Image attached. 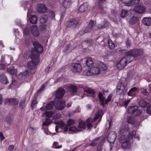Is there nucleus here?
I'll return each mask as SVG.
<instances>
[{
	"instance_id": "obj_1",
	"label": "nucleus",
	"mask_w": 151,
	"mask_h": 151,
	"mask_svg": "<svg viewBox=\"0 0 151 151\" xmlns=\"http://www.w3.org/2000/svg\"><path fill=\"white\" fill-rule=\"evenodd\" d=\"M33 44L35 48L32 49L30 55L32 60L29 61L27 65L28 68L31 70L35 69L36 63L39 61L38 58L40 53H42L43 51V47L37 41L34 42Z\"/></svg>"
},
{
	"instance_id": "obj_2",
	"label": "nucleus",
	"mask_w": 151,
	"mask_h": 151,
	"mask_svg": "<svg viewBox=\"0 0 151 151\" xmlns=\"http://www.w3.org/2000/svg\"><path fill=\"white\" fill-rule=\"evenodd\" d=\"M65 87L71 95H77L81 98L84 97V92L92 94L95 93L94 91L92 89L82 85H79L78 87L72 85L65 86Z\"/></svg>"
},
{
	"instance_id": "obj_3",
	"label": "nucleus",
	"mask_w": 151,
	"mask_h": 151,
	"mask_svg": "<svg viewBox=\"0 0 151 151\" xmlns=\"http://www.w3.org/2000/svg\"><path fill=\"white\" fill-rule=\"evenodd\" d=\"M102 112L101 110H99L98 112L96 114L95 116L92 120L91 118V117L88 118L86 121V122L83 121H81L79 123L78 129H85L86 126L88 128V130H91L92 127V123L95 122L97 119L100 118L99 121V123L101 120L102 116Z\"/></svg>"
},
{
	"instance_id": "obj_4",
	"label": "nucleus",
	"mask_w": 151,
	"mask_h": 151,
	"mask_svg": "<svg viewBox=\"0 0 151 151\" xmlns=\"http://www.w3.org/2000/svg\"><path fill=\"white\" fill-rule=\"evenodd\" d=\"M127 90V82L125 81H121V80H120L116 86V91L117 94L118 95L124 96Z\"/></svg>"
},
{
	"instance_id": "obj_5",
	"label": "nucleus",
	"mask_w": 151,
	"mask_h": 151,
	"mask_svg": "<svg viewBox=\"0 0 151 151\" xmlns=\"http://www.w3.org/2000/svg\"><path fill=\"white\" fill-rule=\"evenodd\" d=\"M120 60L116 62L115 64L118 69L121 70L124 68L127 65L133 60V58H130L127 55Z\"/></svg>"
},
{
	"instance_id": "obj_6",
	"label": "nucleus",
	"mask_w": 151,
	"mask_h": 151,
	"mask_svg": "<svg viewBox=\"0 0 151 151\" xmlns=\"http://www.w3.org/2000/svg\"><path fill=\"white\" fill-rule=\"evenodd\" d=\"M143 53V51L142 50L135 49L126 52L125 54L129 56V58H133V60L134 57H137Z\"/></svg>"
},
{
	"instance_id": "obj_7",
	"label": "nucleus",
	"mask_w": 151,
	"mask_h": 151,
	"mask_svg": "<svg viewBox=\"0 0 151 151\" xmlns=\"http://www.w3.org/2000/svg\"><path fill=\"white\" fill-rule=\"evenodd\" d=\"M103 94H104V92L103 93L101 92H99V93L98 97L100 100V104L104 106L105 104H107L111 100L112 95L110 94L108 96L107 99H106L105 100Z\"/></svg>"
},
{
	"instance_id": "obj_8",
	"label": "nucleus",
	"mask_w": 151,
	"mask_h": 151,
	"mask_svg": "<svg viewBox=\"0 0 151 151\" xmlns=\"http://www.w3.org/2000/svg\"><path fill=\"white\" fill-rule=\"evenodd\" d=\"M119 142L122 143V147L123 149H127L129 147L131 141L123 137H119Z\"/></svg>"
},
{
	"instance_id": "obj_9",
	"label": "nucleus",
	"mask_w": 151,
	"mask_h": 151,
	"mask_svg": "<svg viewBox=\"0 0 151 151\" xmlns=\"http://www.w3.org/2000/svg\"><path fill=\"white\" fill-rule=\"evenodd\" d=\"M116 137V134L115 132L113 131L110 132L107 138V139L110 144V149H112V147L114 146V142L115 141Z\"/></svg>"
},
{
	"instance_id": "obj_10",
	"label": "nucleus",
	"mask_w": 151,
	"mask_h": 151,
	"mask_svg": "<svg viewBox=\"0 0 151 151\" xmlns=\"http://www.w3.org/2000/svg\"><path fill=\"white\" fill-rule=\"evenodd\" d=\"M54 103L55 108L59 110H61L63 109L65 106V104L64 101L62 99H58L55 101Z\"/></svg>"
},
{
	"instance_id": "obj_11",
	"label": "nucleus",
	"mask_w": 151,
	"mask_h": 151,
	"mask_svg": "<svg viewBox=\"0 0 151 151\" xmlns=\"http://www.w3.org/2000/svg\"><path fill=\"white\" fill-rule=\"evenodd\" d=\"M71 70L73 72H80L82 68L81 65L78 63H75L72 64L70 67Z\"/></svg>"
},
{
	"instance_id": "obj_12",
	"label": "nucleus",
	"mask_w": 151,
	"mask_h": 151,
	"mask_svg": "<svg viewBox=\"0 0 151 151\" xmlns=\"http://www.w3.org/2000/svg\"><path fill=\"white\" fill-rule=\"evenodd\" d=\"M129 128L128 125L124 126L120 128L119 132V135L120 137H125L126 134L129 131Z\"/></svg>"
},
{
	"instance_id": "obj_13",
	"label": "nucleus",
	"mask_w": 151,
	"mask_h": 151,
	"mask_svg": "<svg viewBox=\"0 0 151 151\" xmlns=\"http://www.w3.org/2000/svg\"><path fill=\"white\" fill-rule=\"evenodd\" d=\"M37 11L41 13H45L48 11V9L45 5L44 4H39L37 6Z\"/></svg>"
},
{
	"instance_id": "obj_14",
	"label": "nucleus",
	"mask_w": 151,
	"mask_h": 151,
	"mask_svg": "<svg viewBox=\"0 0 151 151\" xmlns=\"http://www.w3.org/2000/svg\"><path fill=\"white\" fill-rule=\"evenodd\" d=\"M65 91L62 88H60L57 90L55 93V96L56 98H55V101L57 99H61L65 93Z\"/></svg>"
},
{
	"instance_id": "obj_15",
	"label": "nucleus",
	"mask_w": 151,
	"mask_h": 151,
	"mask_svg": "<svg viewBox=\"0 0 151 151\" xmlns=\"http://www.w3.org/2000/svg\"><path fill=\"white\" fill-rule=\"evenodd\" d=\"M30 30L31 33L35 37H38L39 35V32L37 26L32 25L31 27Z\"/></svg>"
},
{
	"instance_id": "obj_16",
	"label": "nucleus",
	"mask_w": 151,
	"mask_h": 151,
	"mask_svg": "<svg viewBox=\"0 0 151 151\" xmlns=\"http://www.w3.org/2000/svg\"><path fill=\"white\" fill-rule=\"evenodd\" d=\"M54 106V103L53 101H51L48 103L45 108L42 107L40 108V109L42 111H45L46 110H50L53 108V106Z\"/></svg>"
},
{
	"instance_id": "obj_17",
	"label": "nucleus",
	"mask_w": 151,
	"mask_h": 151,
	"mask_svg": "<svg viewBox=\"0 0 151 151\" xmlns=\"http://www.w3.org/2000/svg\"><path fill=\"white\" fill-rule=\"evenodd\" d=\"M0 82L4 84H6L9 82L7 77L4 73H0Z\"/></svg>"
},
{
	"instance_id": "obj_18",
	"label": "nucleus",
	"mask_w": 151,
	"mask_h": 151,
	"mask_svg": "<svg viewBox=\"0 0 151 151\" xmlns=\"http://www.w3.org/2000/svg\"><path fill=\"white\" fill-rule=\"evenodd\" d=\"M97 66L99 68L100 70L101 73L102 72H104L107 69V66L103 63L99 62L98 63Z\"/></svg>"
},
{
	"instance_id": "obj_19",
	"label": "nucleus",
	"mask_w": 151,
	"mask_h": 151,
	"mask_svg": "<svg viewBox=\"0 0 151 151\" xmlns=\"http://www.w3.org/2000/svg\"><path fill=\"white\" fill-rule=\"evenodd\" d=\"M139 91V89L136 87L131 88L128 91V95L129 96H135Z\"/></svg>"
},
{
	"instance_id": "obj_20",
	"label": "nucleus",
	"mask_w": 151,
	"mask_h": 151,
	"mask_svg": "<svg viewBox=\"0 0 151 151\" xmlns=\"http://www.w3.org/2000/svg\"><path fill=\"white\" fill-rule=\"evenodd\" d=\"M128 133L127 135L126 134L125 137L129 140L131 141L133 138L135 136L136 134V132L134 129L130 131Z\"/></svg>"
},
{
	"instance_id": "obj_21",
	"label": "nucleus",
	"mask_w": 151,
	"mask_h": 151,
	"mask_svg": "<svg viewBox=\"0 0 151 151\" xmlns=\"http://www.w3.org/2000/svg\"><path fill=\"white\" fill-rule=\"evenodd\" d=\"M88 4L87 3H84L79 7L78 11L81 12H83L87 10L88 8Z\"/></svg>"
},
{
	"instance_id": "obj_22",
	"label": "nucleus",
	"mask_w": 151,
	"mask_h": 151,
	"mask_svg": "<svg viewBox=\"0 0 151 151\" xmlns=\"http://www.w3.org/2000/svg\"><path fill=\"white\" fill-rule=\"evenodd\" d=\"M94 21L92 20L90 21L88 25L85 29V32L86 33L93 31V27L94 24Z\"/></svg>"
},
{
	"instance_id": "obj_23",
	"label": "nucleus",
	"mask_w": 151,
	"mask_h": 151,
	"mask_svg": "<svg viewBox=\"0 0 151 151\" xmlns=\"http://www.w3.org/2000/svg\"><path fill=\"white\" fill-rule=\"evenodd\" d=\"M134 11L139 13H142L145 10V7L139 5L135 6L134 8Z\"/></svg>"
},
{
	"instance_id": "obj_24",
	"label": "nucleus",
	"mask_w": 151,
	"mask_h": 151,
	"mask_svg": "<svg viewBox=\"0 0 151 151\" xmlns=\"http://www.w3.org/2000/svg\"><path fill=\"white\" fill-rule=\"evenodd\" d=\"M142 23L147 26L151 25V18L150 17H145L142 20Z\"/></svg>"
},
{
	"instance_id": "obj_25",
	"label": "nucleus",
	"mask_w": 151,
	"mask_h": 151,
	"mask_svg": "<svg viewBox=\"0 0 151 151\" xmlns=\"http://www.w3.org/2000/svg\"><path fill=\"white\" fill-rule=\"evenodd\" d=\"M7 71L13 76L17 75V70L15 69L13 67H10L6 69Z\"/></svg>"
},
{
	"instance_id": "obj_26",
	"label": "nucleus",
	"mask_w": 151,
	"mask_h": 151,
	"mask_svg": "<svg viewBox=\"0 0 151 151\" xmlns=\"http://www.w3.org/2000/svg\"><path fill=\"white\" fill-rule=\"evenodd\" d=\"M57 124L60 125V127L62 128L64 132H66L68 131V126L65 125L62 121H60L58 123H57Z\"/></svg>"
},
{
	"instance_id": "obj_27",
	"label": "nucleus",
	"mask_w": 151,
	"mask_h": 151,
	"mask_svg": "<svg viewBox=\"0 0 151 151\" xmlns=\"http://www.w3.org/2000/svg\"><path fill=\"white\" fill-rule=\"evenodd\" d=\"M139 21V20L137 17L133 16L129 19V23L130 24L133 25L138 23Z\"/></svg>"
},
{
	"instance_id": "obj_28",
	"label": "nucleus",
	"mask_w": 151,
	"mask_h": 151,
	"mask_svg": "<svg viewBox=\"0 0 151 151\" xmlns=\"http://www.w3.org/2000/svg\"><path fill=\"white\" fill-rule=\"evenodd\" d=\"M138 106H131L128 108V112L130 114L135 113L138 109Z\"/></svg>"
},
{
	"instance_id": "obj_29",
	"label": "nucleus",
	"mask_w": 151,
	"mask_h": 151,
	"mask_svg": "<svg viewBox=\"0 0 151 151\" xmlns=\"http://www.w3.org/2000/svg\"><path fill=\"white\" fill-rule=\"evenodd\" d=\"M91 70L93 75H97L101 73L100 70L97 66L91 67Z\"/></svg>"
},
{
	"instance_id": "obj_30",
	"label": "nucleus",
	"mask_w": 151,
	"mask_h": 151,
	"mask_svg": "<svg viewBox=\"0 0 151 151\" xmlns=\"http://www.w3.org/2000/svg\"><path fill=\"white\" fill-rule=\"evenodd\" d=\"M7 101L9 104L12 105H17L19 103V101L17 99H8Z\"/></svg>"
},
{
	"instance_id": "obj_31",
	"label": "nucleus",
	"mask_w": 151,
	"mask_h": 151,
	"mask_svg": "<svg viewBox=\"0 0 151 151\" xmlns=\"http://www.w3.org/2000/svg\"><path fill=\"white\" fill-rule=\"evenodd\" d=\"M32 73V72H29L27 70H26L25 72L22 73H21L19 74V76H21L22 78H26L27 76H29L30 74Z\"/></svg>"
},
{
	"instance_id": "obj_32",
	"label": "nucleus",
	"mask_w": 151,
	"mask_h": 151,
	"mask_svg": "<svg viewBox=\"0 0 151 151\" xmlns=\"http://www.w3.org/2000/svg\"><path fill=\"white\" fill-rule=\"evenodd\" d=\"M69 131L74 133H76L81 131L80 129L77 128L75 126L73 125L70 127Z\"/></svg>"
},
{
	"instance_id": "obj_33",
	"label": "nucleus",
	"mask_w": 151,
	"mask_h": 151,
	"mask_svg": "<svg viewBox=\"0 0 151 151\" xmlns=\"http://www.w3.org/2000/svg\"><path fill=\"white\" fill-rule=\"evenodd\" d=\"M71 0H64L63 3L64 7L65 8H68L71 4Z\"/></svg>"
},
{
	"instance_id": "obj_34",
	"label": "nucleus",
	"mask_w": 151,
	"mask_h": 151,
	"mask_svg": "<svg viewBox=\"0 0 151 151\" xmlns=\"http://www.w3.org/2000/svg\"><path fill=\"white\" fill-rule=\"evenodd\" d=\"M37 20V17L35 15H31L29 18L30 22L32 24H36Z\"/></svg>"
},
{
	"instance_id": "obj_35",
	"label": "nucleus",
	"mask_w": 151,
	"mask_h": 151,
	"mask_svg": "<svg viewBox=\"0 0 151 151\" xmlns=\"http://www.w3.org/2000/svg\"><path fill=\"white\" fill-rule=\"evenodd\" d=\"M48 19L47 16L46 15L43 14L41 16L40 19V22L44 24L47 21Z\"/></svg>"
},
{
	"instance_id": "obj_36",
	"label": "nucleus",
	"mask_w": 151,
	"mask_h": 151,
	"mask_svg": "<svg viewBox=\"0 0 151 151\" xmlns=\"http://www.w3.org/2000/svg\"><path fill=\"white\" fill-rule=\"evenodd\" d=\"M100 137H98L96 139H94L89 144V145L91 146H94L96 145L97 143H99L101 140L100 139Z\"/></svg>"
},
{
	"instance_id": "obj_37",
	"label": "nucleus",
	"mask_w": 151,
	"mask_h": 151,
	"mask_svg": "<svg viewBox=\"0 0 151 151\" xmlns=\"http://www.w3.org/2000/svg\"><path fill=\"white\" fill-rule=\"evenodd\" d=\"M86 63L88 67H90L93 63V62L92 59L91 58H86Z\"/></svg>"
},
{
	"instance_id": "obj_38",
	"label": "nucleus",
	"mask_w": 151,
	"mask_h": 151,
	"mask_svg": "<svg viewBox=\"0 0 151 151\" xmlns=\"http://www.w3.org/2000/svg\"><path fill=\"white\" fill-rule=\"evenodd\" d=\"M83 74L85 75L90 76L93 75L91 68H89L88 69L85 70L83 72Z\"/></svg>"
},
{
	"instance_id": "obj_39",
	"label": "nucleus",
	"mask_w": 151,
	"mask_h": 151,
	"mask_svg": "<svg viewBox=\"0 0 151 151\" xmlns=\"http://www.w3.org/2000/svg\"><path fill=\"white\" fill-rule=\"evenodd\" d=\"M109 48L111 49H113L115 47V45L113 42L111 40H108Z\"/></svg>"
},
{
	"instance_id": "obj_40",
	"label": "nucleus",
	"mask_w": 151,
	"mask_h": 151,
	"mask_svg": "<svg viewBox=\"0 0 151 151\" xmlns=\"http://www.w3.org/2000/svg\"><path fill=\"white\" fill-rule=\"evenodd\" d=\"M147 105V103L144 100H141L139 103V105L142 107H145Z\"/></svg>"
},
{
	"instance_id": "obj_41",
	"label": "nucleus",
	"mask_w": 151,
	"mask_h": 151,
	"mask_svg": "<svg viewBox=\"0 0 151 151\" xmlns=\"http://www.w3.org/2000/svg\"><path fill=\"white\" fill-rule=\"evenodd\" d=\"M129 11L126 10L125 9H123L122 10V11L121 14V17L124 18L126 17L128 14Z\"/></svg>"
},
{
	"instance_id": "obj_42",
	"label": "nucleus",
	"mask_w": 151,
	"mask_h": 151,
	"mask_svg": "<svg viewBox=\"0 0 151 151\" xmlns=\"http://www.w3.org/2000/svg\"><path fill=\"white\" fill-rule=\"evenodd\" d=\"M55 114L54 111H48L44 113L45 116L48 118L51 117Z\"/></svg>"
},
{
	"instance_id": "obj_43",
	"label": "nucleus",
	"mask_w": 151,
	"mask_h": 151,
	"mask_svg": "<svg viewBox=\"0 0 151 151\" xmlns=\"http://www.w3.org/2000/svg\"><path fill=\"white\" fill-rule=\"evenodd\" d=\"M75 124V122L74 120L71 119H69L67 125L69 127L72 126V125H73Z\"/></svg>"
},
{
	"instance_id": "obj_44",
	"label": "nucleus",
	"mask_w": 151,
	"mask_h": 151,
	"mask_svg": "<svg viewBox=\"0 0 151 151\" xmlns=\"http://www.w3.org/2000/svg\"><path fill=\"white\" fill-rule=\"evenodd\" d=\"M51 121L48 119H46L45 121L43 122L42 125L43 126H48L51 122Z\"/></svg>"
},
{
	"instance_id": "obj_45",
	"label": "nucleus",
	"mask_w": 151,
	"mask_h": 151,
	"mask_svg": "<svg viewBox=\"0 0 151 151\" xmlns=\"http://www.w3.org/2000/svg\"><path fill=\"white\" fill-rule=\"evenodd\" d=\"M109 25V23L106 21H105V23L104 25L99 24L97 25V28L99 29H101L104 28Z\"/></svg>"
},
{
	"instance_id": "obj_46",
	"label": "nucleus",
	"mask_w": 151,
	"mask_h": 151,
	"mask_svg": "<svg viewBox=\"0 0 151 151\" xmlns=\"http://www.w3.org/2000/svg\"><path fill=\"white\" fill-rule=\"evenodd\" d=\"M103 141L102 140H101L100 142L99 143V144L98 145L97 147V151H101L102 149L101 146L103 144Z\"/></svg>"
},
{
	"instance_id": "obj_47",
	"label": "nucleus",
	"mask_w": 151,
	"mask_h": 151,
	"mask_svg": "<svg viewBox=\"0 0 151 151\" xmlns=\"http://www.w3.org/2000/svg\"><path fill=\"white\" fill-rule=\"evenodd\" d=\"M13 120L14 119L13 118L8 117L6 119V123L10 125L12 124Z\"/></svg>"
},
{
	"instance_id": "obj_48",
	"label": "nucleus",
	"mask_w": 151,
	"mask_h": 151,
	"mask_svg": "<svg viewBox=\"0 0 151 151\" xmlns=\"http://www.w3.org/2000/svg\"><path fill=\"white\" fill-rule=\"evenodd\" d=\"M131 0H121L122 2L124 4L128 6H131Z\"/></svg>"
},
{
	"instance_id": "obj_49",
	"label": "nucleus",
	"mask_w": 151,
	"mask_h": 151,
	"mask_svg": "<svg viewBox=\"0 0 151 151\" xmlns=\"http://www.w3.org/2000/svg\"><path fill=\"white\" fill-rule=\"evenodd\" d=\"M140 0H131V6H134L138 4Z\"/></svg>"
},
{
	"instance_id": "obj_50",
	"label": "nucleus",
	"mask_w": 151,
	"mask_h": 151,
	"mask_svg": "<svg viewBox=\"0 0 151 151\" xmlns=\"http://www.w3.org/2000/svg\"><path fill=\"white\" fill-rule=\"evenodd\" d=\"M29 33V27H26L24 29L23 31V33L24 35L27 36Z\"/></svg>"
},
{
	"instance_id": "obj_51",
	"label": "nucleus",
	"mask_w": 151,
	"mask_h": 151,
	"mask_svg": "<svg viewBox=\"0 0 151 151\" xmlns=\"http://www.w3.org/2000/svg\"><path fill=\"white\" fill-rule=\"evenodd\" d=\"M13 60V58L11 56L6 55L5 62L9 61L11 62Z\"/></svg>"
},
{
	"instance_id": "obj_52",
	"label": "nucleus",
	"mask_w": 151,
	"mask_h": 151,
	"mask_svg": "<svg viewBox=\"0 0 151 151\" xmlns=\"http://www.w3.org/2000/svg\"><path fill=\"white\" fill-rule=\"evenodd\" d=\"M37 104V102L36 100H33L31 104V107L32 109L36 108V105Z\"/></svg>"
},
{
	"instance_id": "obj_53",
	"label": "nucleus",
	"mask_w": 151,
	"mask_h": 151,
	"mask_svg": "<svg viewBox=\"0 0 151 151\" xmlns=\"http://www.w3.org/2000/svg\"><path fill=\"white\" fill-rule=\"evenodd\" d=\"M128 123L132 124L134 122V118L132 116L129 117L127 120Z\"/></svg>"
},
{
	"instance_id": "obj_54",
	"label": "nucleus",
	"mask_w": 151,
	"mask_h": 151,
	"mask_svg": "<svg viewBox=\"0 0 151 151\" xmlns=\"http://www.w3.org/2000/svg\"><path fill=\"white\" fill-rule=\"evenodd\" d=\"M58 143L57 142H54L53 144V146L56 149H58L61 147H62V145H60L58 146Z\"/></svg>"
},
{
	"instance_id": "obj_55",
	"label": "nucleus",
	"mask_w": 151,
	"mask_h": 151,
	"mask_svg": "<svg viewBox=\"0 0 151 151\" xmlns=\"http://www.w3.org/2000/svg\"><path fill=\"white\" fill-rule=\"evenodd\" d=\"M74 25L73 23L72 22V20H70L69 22H68L66 24V26L67 27H70Z\"/></svg>"
},
{
	"instance_id": "obj_56",
	"label": "nucleus",
	"mask_w": 151,
	"mask_h": 151,
	"mask_svg": "<svg viewBox=\"0 0 151 151\" xmlns=\"http://www.w3.org/2000/svg\"><path fill=\"white\" fill-rule=\"evenodd\" d=\"M25 101L22 100L20 103V107L21 108H23L25 106Z\"/></svg>"
},
{
	"instance_id": "obj_57",
	"label": "nucleus",
	"mask_w": 151,
	"mask_h": 151,
	"mask_svg": "<svg viewBox=\"0 0 151 151\" xmlns=\"http://www.w3.org/2000/svg\"><path fill=\"white\" fill-rule=\"evenodd\" d=\"M71 45L69 43L66 45L64 49L63 50V52H65L70 47Z\"/></svg>"
},
{
	"instance_id": "obj_58",
	"label": "nucleus",
	"mask_w": 151,
	"mask_h": 151,
	"mask_svg": "<svg viewBox=\"0 0 151 151\" xmlns=\"http://www.w3.org/2000/svg\"><path fill=\"white\" fill-rule=\"evenodd\" d=\"M146 112L148 114H151V104L147 107V109Z\"/></svg>"
},
{
	"instance_id": "obj_59",
	"label": "nucleus",
	"mask_w": 151,
	"mask_h": 151,
	"mask_svg": "<svg viewBox=\"0 0 151 151\" xmlns=\"http://www.w3.org/2000/svg\"><path fill=\"white\" fill-rule=\"evenodd\" d=\"M126 45L127 47H129L131 45V43L129 39H127V40L126 42Z\"/></svg>"
},
{
	"instance_id": "obj_60",
	"label": "nucleus",
	"mask_w": 151,
	"mask_h": 151,
	"mask_svg": "<svg viewBox=\"0 0 151 151\" xmlns=\"http://www.w3.org/2000/svg\"><path fill=\"white\" fill-rule=\"evenodd\" d=\"M130 101V100H127L123 102L124 103V105L123 106H124V107L126 108L127 107L128 104L129 103V102Z\"/></svg>"
},
{
	"instance_id": "obj_61",
	"label": "nucleus",
	"mask_w": 151,
	"mask_h": 151,
	"mask_svg": "<svg viewBox=\"0 0 151 151\" xmlns=\"http://www.w3.org/2000/svg\"><path fill=\"white\" fill-rule=\"evenodd\" d=\"M142 111L141 110L138 109L135 113V115L137 116H138L142 114Z\"/></svg>"
},
{
	"instance_id": "obj_62",
	"label": "nucleus",
	"mask_w": 151,
	"mask_h": 151,
	"mask_svg": "<svg viewBox=\"0 0 151 151\" xmlns=\"http://www.w3.org/2000/svg\"><path fill=\"white\" fill-rule=\"evenodd\" d=\"M14 145H10L8 147V150L9 151H12L14 149Z\"/></svg>"
},
{
	"instance_id": "obj_63",
	"label": "nucleus",
	"mask_w": 151,
	"mask_h": 151,
	"mask_svg": "<svg viewBox=\"0 0 151 151\" xmlns=\"http://www.w3.org/2000/svg\"><path fill=\"white\" fill-rule=\"evenodd\" d=\"M73 24L74 25H76L78 24V20L76 19H74L72 20Z\"/></svg>"
},
{
	"instance_id": "obj_64",
	"label": "nucleus",
	"mask_w": 151,
	"mask_h": 151,
	"mask_svg": "<svg viewBox=\"0 0 151 151\" xmlns=\"http://www.w3.org/2000/svg\"><path fill=\"white\" fill-rule=\"evenodd\" d=\"M5 137L4 136L2 132H1L0 133V138L1 141H2L4 139Z\"/></svg>"
}]
</instances>
